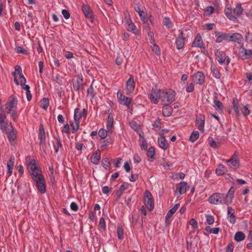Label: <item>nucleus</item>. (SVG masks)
<instances>
[{
  "label": "nucleus",
  "mask_w": 252,
  "mask_h": 252,
  "mask_svg": "<svg viewBox=\"0 0 252 252\" xmlns=\"http://www.w3.org/2000/svg\"><path fill=\"white\" fill-rule=\"evenodd\" d=\"M10 98L11 99L5 104V111L7 114H10L13 121H16L18 118L17 113L18 100L13 95H11Z\"/></svg>",
  "instance_id": "nucleus-1"
},
{
  "label": "nucleus",
  "mask_w": 252,
  "mask_h": 252,
  "mask_svg": "<svg viewBox=\"0 0 252 252\" xmlns=\"http://www.w3.org/2000/svg\"><path fill=\"white\" fill-rule=\"evenodd\" d=\"M32 180L35 183L38 191L41 194H44L46 191V187L44 178L42 174H36L32 177Z\"/></svg>",
  "instance_id": "nucleus-2"
},
{
  "label": "nucleus",
  "mask_w": 252,
  "mask_h": 252,
  "mask_svg": "<svg viewBox=\"0 0 252 252\" xmlns=\"http://www.w3.org/2000/svg\"><path fill=\"white\" fill-rule=\"evenodd\" d=\"M208 201L213 204H224L228 205V200L225 199L224 194L216 192L212 194L209 198Z\"/></svg>",
  "instance_id": "nucleus-3"
},
{
  "label": "nucleus",
  "mask_w": 252,
  "mask_h": 252,
  "mask_svg": "<svg viewBox=\"0 0 252 252\" xmlns=\"http://www.w3.org/2000/svg\"><path fill=\"white\" fill-rule=\"evenodd\" d=\"M26 162L28 169L32 175V177L36 175V174H41V171L37 166L35 160L32 159L30 156H28L26 158Z\"/></svg>",
  "instance_id": "nucleus-4"
},
{
  "label": "nucleus",
  "mask_w": 252,
  "mask_h": 252,
  "mask_svg": "<svg viewBox=\"0 0 252 252\" xmlns=\"http://www.w3.org/2000/svg\"><path fill=\"white\" fill-rule=\"evenodd\" d=\"M176 93L172 89L161 90L160 99L162 101L172 103L175 99Z\"/></svg>",
  "instance_id": "nucleus-5"
},
{
  "label": "nucleus",
  "mask_w": 252,
  "mask_h": 252,
  "mask_svg": "<svg viewBox=\"0 0 252 252\" xmlns=\"http://www.w3.org/2000/svg\"><path fill=\"white\" fill-rule=\"evenodd\" d=\"M144 197L145 199L144 204L149 211H152L154 208V200L151 192L146 190L145 192Z\"/></svg>",
  "instance_id": "nucleus-6"
},
{
  "label": "nucleus",
  "mask_w": 252,
  "mask_h": 252,
  "mask_svg": "<svg viewBox=\"0 0 252 252\" xmlns=\"http://www.w3.org/2000/svg\"><path fill=\"white\" fill-rule=\"evenodd\" d=\"M180 33L176 38L175 45L178 50H181L184 48L186 39L183 30H180Z\"/></svg>",
  "instance_id": "nucleus-7"
},
{
  "label": "nucleus",
  "mask_w": 252,
  "mask_h": 252,
  "mask_svg": "<svg viewBox=\"0 0 252 252\" xmlns=\"http://www.w3.org/2000/svg\"><path fill=\"white\" fill-rule=\"evenodd\" d=\"M161 93V90L152 88L151 94L149 97L152 103L157 104L158 103V100L160 99Z\"/></svg>",
  "instance_id": "nucleus-8"
},
{
  "label": "nucleus",
  "mask_w": 252,
  "mask_h": 252,
  "mask_svg": "<svg viewBox=\"0 0 252 252\" xmlns=\"http://www.w3.org/2000/svg\"><path fill=\"white\" fill-rule=\"evenodd\" d=\"M73 89L75 91H78L80 89H84V83L82 76H77L76 79L72 80Z\"/></svg>",
  "instance_id": "nucleus-9"
},
{
  "label": "nucleus",
  "mask_w": 252,
  "mask_h": 252,
  "mask_svg": "<svg viewBox=\"0 0 252 252\" xmlns=\"http://www.w3.org/2000/svg\"><path fill=\"white\" fill-rule=\"evenodd\" d=\"M239 56L242 60L252 58V49H247L242 46L239 51Z\"/></svg>",
  "instance_id": "nucleus-10"
},
{
  "label": "nucleus",
  "mask_w": 252,
  "mask_h": 252,
  "mask_svg": "<svg viewBox=\"0 0 252 252\" xmlns=\"http://www.w3.org/2000/svg\"><path fill=\"white\" fill-rule=\"evenodd\" d=\"M38 136L39 139V145L43 146L46 144V135L43 124H40L39 126Z\"/></svg>",
  "instance_id": "nucleus-11"
},
{
  "label": "nucleus",
  "mask_w": 252,
  "mask_h": 252,
  "mask_svg": "<svg viewBox=\"0 0 252 252\" xmlns=\"http://www.w3.org/2000/svg\"><path fill=\"white\" fill-rule=\"evenodd\" d=\"M192 77L194 82L200 85H203L205 81V75L201 71H197L192 75Z\"/></svg>",
  "instance_id": "nucleus-12"
},
{
  "label": "nucleus",
  "mask_w": 252,
  "mask_h": 252,
  "mask_svg": "<svg viewBox=\"0 0 252 252\" xmlns=\"http://www.w3.org/2000/svg\"><path fill=\"white\" fill-rule=\"evenodd\" d=\"M195 125L200 131L204 132L205 125V116L204 115L200 114L196 117Z\"/></svg>",
  "instance_id": "nucleus-13"
},
{
  "label": "nucleus",
  "mask_w": 252,
  "mask_h": 252,
  "mask_svg": "<svg viewBox=\"0 0 252 252\" xmlns=\"http://www.w3.org/2000/svg\"><path fill=\"white\" fill-rule=\"evenodd\" d=\"M192 47H198L204 49L205 44L203 41L202 37L200 33H198L192 43Z\"/></svg>",
  "instance_id": "nucleus-14"
},
{
  "label": "nucleus",
  "mask_w": 252,
  "mask_h": 252,
  "mask_svg": "<svg viewBox=\"0 0 252 252\" xmlns=\"http://www.w3.org/2000/svg\"><path fill=\"white\" fill-rule=\"evenodd\" d=\"M82 11L85 17L90 19L91 21L92 22L94 17L91 7L88 5L83 4L82 6Z\"/></svg>",
  "instance_id": "nucleus-15"
},
{
  "label": "nucleus",
  "mask_w": 252,
  "mask_h": 252,
  "mask_svg": "<svg viewBox=\"0 0 252 252\" xmlns=\"http://www.w3.org/2000/svg\"><path fill=\"white\" fill-rule=\"evenodd\" d=\"M135 89V83L134 81V77L131 75L126 83V91L128 93H131L133 92Z\"/></svg>",
  "instance_id": "nucleus-16"
},
{
  "label": "nucleus",
  "mask_w": 252,
  "mask_h": 252,
  "mask_svg": "<svg viewBox=\"0 0 252 252\" xmlns=\"http://www.w3.org/2000/svg\"><path fill=\"white\" fill-rule=\"evenodd\" d=\"M234 209L231 206L227 207V219L232 224L236 222V217L234 215Z\"/></svg>",
  "instance_id": "nucleus-17"
},
{
  "label": "nucleus",
  "mask_w": 252,
  "mask_h": 252,
  "mask_svg": "<svg viewBox=\"0 0 252 252\" xmlns=\"http://www.w3.org/2000/svg\"><path fill=\"white\" fill-rule=\"evenodd\" d=\"M215 52L216 59L218 62L220 64L223 63L226 60V54L225 52L217 49L215 50Z\"/></svg>",
  "instance_id": "nucleus-18"
},
{
  "label": "nucleus",
  "mask_w": 252,
  "mask_h": 252,
  "mask_svg": "<svg viewBox=\"0 0 252 252\" xmlns=\"http://www.w3.org/2000/svg\"><path fill=\"white\" fill-rule=\"evenodd\" d=\"M101 158L100 151L97 149L90 157L91 161L94 164L97 165L99 162Z\"/></svg>",
  "instance_id": "nucleus-19"
},
{
  "label": "nucleus",
  "mask_w": 252,
  "mask_h": 252,
  "mask_svg": "<svg viewBox=\"0 0 252 252\" xmlns=\"http://www.w3.org/2000/svg\"><path fill=\"white\" fill-rule=\"evenodd\" d=\"M224 14L230 20L235 22H239L237 18L232 14V8L231 7L226 6L224 9Z\"/></svg>",
  "instance_id": "nucleus-20"
},
{
  "label": "nucleus",
  "mask_w": 252,
  "mask_h": 252,
  "mask_svg": "<svg viewBox=\"0 0 252 252\" xmlns=\"http://www.w3.org/2000/svg\"><path fill=\"white\" fill-rule=\"evenodd\" d=\"M220 32L216 31L215 32V36L217 37L216 42L220 43L223 40H227L229 39V35L226 33H221L220 34Z\"/></svg>",
  "instance_id": "nucleus-21"
},
{
  "label": "nucleus",
  "mask_w": 252,
  "mask_h": 252,
  "mask_svg": "<svg viewBox=\"0 0 252 252\" xmlns=\"http://www.w3.org/2000/svg\"><path fill=\"white\" fill-rule=\"evenodd\" d=\"M15 71L17 72V75H19V78L20 79V85H25L26 83V79L22 73V68L19 65H17L15 66Z\"/></svg>",
  "instance_id": "nucleus-22"
},
{
  "label": "nucleus",
  "mask_w": 252,
  "mask_h": 252,
  "mask_svg": "<svg viewBox=\"0 0 252 252\" xmlns=\"http://www.w3.org/2000/svg\"><path fill=\"white\" fill-rule=\"evenodd\" d=\"M14 157L13 156H11L7 162V174L8 175V176H10L12 174L13 168L14 164Z\"/></svg>",
  "instance_id": "nucleus-23"
},
{
  "label": "nucleus",
  "mask_w": 252,
  "mask_h": 252,
  "mask_svg": "<svg viewBox=\"0 0 252 252\" xmlns=\"http://www.w3.org/2000/svg\"><path fill=\"white\" fill-rule=\"evenodd\" d=\"M173 112V109L171 106L168 104H164L162 107V114L164 117H169L171 115Z\"/></svg>",
  "instance_id": "nucleus-24"
},
{
  "label": "nucleus",
  "mask_w": 252,
  "mask_h": 252,
  "mask_svg": "<svg viewBox=\"0 0 252 252\" xmlns=\"http://www.w3.org/2000/svg\"><path fill=\"white\" fill-rule=\"evenodd\" d=\"M229 39L230 41L241 43L243 39V36L239 33H234L232 35H229Z\"/></svg>",
  "instance_id": "nucleus-25"
},
{
  "label": "nucleus",
  "mask_w": 252,
  "mask_h": 252,
  "mask_svg": "<svg viewBox=\"0 0 252 252\" xmlns=\"http://www.w3.org/2000/svg\"><path fill=\"white\" fill-rule=\"evenodd\" d=\"M235 189L234 187H231L229 189L227 194H224L225 199L228 200V204L232 202V200L234 197Z\"/></svg>",
  "instance_id": "nucleus-26"
},
{
  "label": "nucleus",
  "mask_w": 252,
  "mask_h": 252,
  "mask_svg": "<svg viewBox=\"0 0 252 252\" xmlns=\"http://www.w3.org/2000/svg\"><path fill=\"white\" fill-rule=\"evenodd\" d=\"M244 11V9L241 6V4L240 3H237L236 5V7L233 9V15L237 18V17L241 16Z\"/></svg>",
  "instance_id": "nucleus-27"
},
{
  "label": "nucleus",
  "mask_w": 252,
  "mask_h": 252,
  "mask_svg": "<svg viewBox=\"0 0 252 252\" xmlns=\"http://www.w3.org/2000/svg\"><path fill=\"white\" fill-rule=\"evenodd\" d=\"M187 185V183L185 182H182L176 185V188L179 190L180 194H183L186 192Z\"/></svg>",
  "instance_id": "nucleus-28"
},
{
  "label": "nucleus",
  "mask_w": 252,
  "mask_h": 252,
  "mask_svg": "<svg viewBox=\"0 0 252 252\" xmlns=\"http://www.w3.org/2000/svg\"><path fill=\"white\" fill-rule=\"evenodd\" d=\"M158 143L159 147L164 150H166L168 147L167 140L165 139L164 136L158 138Z\"/></svg>",
  "instance_id": "nucleus-29"
},
{
  "label": "nucleus",
  "mask_w": 252,
  "mask_h": 252,
  "mask_svg": "<svg viewBox=\"0 0 252 252\" xmlns=\"http://www.w3.org/2000/svg\"><path fill=\"white\" fill-rule=\"evenodd\" d=\"M118 101L121 104L125 105L128 108L131 103L132 99L130 97L124 96Z\"/></svg>",
  "instance_id": "nucleus-30"
},
{
  "label": "nucleus",
  "mask_w": 252,
  "mask_h": 252,
  "mask_svg": "<svg viewBox=\"0 0 252 252\" xmlns=\"http://www.w3.org/2000/svg\"><path fill=\"white\" fill-rule=\"evenodd\" d=\"M227 171V168L221 164H219L216 169V173L219 176L224 175Z\"/></svg>",
  "instance_id": "nucleus-31"
},
{
  "label": "nucleus",
  "mask_w": 252,
  "mask_h": 252,
  "mask_svg": "<svg viewBox=\"0 0 252 252\" xmlns=\"http://www.w3.org/2000/svg\"><path fill=\"white\" fill-rule=\"evenodd\" d=\"M114 118L113 114L110 113L109 114L107 118L106 127L108 131H110L113 126Z\"/></svg>",
  "instance_id": "nucleus-32"
},
{
  "label": "nucleus",
  "mask_w": 252,
  "mask_h": 252,
  "mask_svg": "<svg viewBox=\"0 0 252 252\" xmlns=\"http://www.w3.org/2000/svg\"><path fill=\"white\" fill-rule=\"evenodd\" d=\"M233 109L237 116H240V113L239 108V100L236 97L233 98Z\"/></svg>",
  "instance_id": "nucleus-33"
},
{
  "label": "nucleus",
  "mask_w": 252,
  "mask_h": 252,
  "mask_svg": "<svg viewBox=\"0 0 252 252\" xmlns=\"http://www.w3.org/2000/svg\"><path fill=\"white\" fill-rule=\"evenodd\" d=\"M211 70L215 78L217 79L220 78L221 73L215 64H211Z\"/></svg>",
  "instance_id": "nucleus-34"
},
{
  "label": "nucleus",
  "mask_w": 252,
  "mask_h": 252,
  "mask_svg": "<svg viewBox=\"0 0 252 252\" xmlns=\"http://www.w3.org/2000/svg\"><path fill=\"white\" fill-rule=\"evenodd\" d=\"M55 139L57 140L56 143H54V148L55 152L56 153H58L59 151V148H62V144L61 143V140L59 135H58L55 137Z\"/></svg>",
  "instance_id": "nucleus-35"
},
{
  "label": "nucleus",
  "mask_w": 252,
  "mask_h": 252,
  "mask_svg": "<svg viewBox=\"0 0 252 252\" xmlns=\"http://www.w3.org/2000/svg\"><path fill=\"white\" fill-rule=\"evenodd\" d=\"M180 205L179 203L176 204L174 207L171 208L169 211H168L166 216V220H167L168 218H171L173 215L176 212L177 209L179 208Z\"/></svg>",
  "instance_id": "nucleus-36"
},
{
  "label": "nucleus",
  "mask_w": 252,
  "mask_h": 252,
  "mask_svg": "<svg viewBox=\"0 0 252 252\" xmlns=\"http://www.w3.org/2000/svg\"><path fill=\"white\" fill-rule=\"evenodd\" d=\"M246 236L245 234L241 231L237 232L234 236V240L237 242H241L245 240Z\"/></svg>",
  "instance_id": "nucleus-37"
},
{
  "label": "nucleus",
  "mask_w": 252,
  "mask_h": 252,
  "mask_svg": "<svg viewBox=\"0 0 252 252\" xmlns=\"http://www.w3.org/2000/svg\"><path fill=\"white\" fill-rule=\"evenodd\" d=\"M94 81H93L92 84L87 90L88 95H90L92 98H94L96 95V93L94 87Z\"/></svg>",
  "instance_id": "nucleus-38"
},
{
  "label": "nucleus",
  "mask_w": 252,
  "mask_h": 252,
  "mask_svg": "<svg viewBox=\"0 0 252 252\" xmlns=\"http://www.w3.org/2000/svg\"><path fill=\"white\" fill-rule=\"evenodd\" d=\"M49 105V100L48 98L44 97L40 101V106L44 110H47Z\"/></svg>",
  "instance_id": "nucleus-39"
},
{
  "label": "nucleus",
  "mask_w": 252,
  "mask_h": 252,
  "mask_svg": "<svg viewBox=\"0 0 252 252\" xmlns=\"http://www.w3.org/2000/svg\"><path fill=\"white\" fill-rule=\"evenodd\" d=\"M12 129H13L12 126H11ZM7 137L10 143L14 142L16 138V134L15 132L12 129L10 131L7 132Z\"/></svg>",
  "instance_id": "nucleus-40"
},
{
  "label": "nucleus",
  "mask_w": 252,
  "mask_h": 252,
  "mask_svg": "<svg viewBox=\"0 0 252 252\" xmlns=\"http://www.w3.org/2000/svg\"><path fill=\"white\" fill-rule=\"evenodd\" d=\"M127 30L133 32L134 34H137L138 32V30L137 29L136 26L134 25L133 23H132L131 24H128V25H126V27Z\"/></svg>",
  "instance_id": "nucleus-41"
},
{
  "label": "nucleus",
  "mask_w": 252,
  "mask_h": 252,
  "mask_svg": "<svg viewBox=\"0 0 252 252\" xmlns=\"http://www.w3.org/2000/svg\"><path fill=\"white\" fill-rule=\"evenodd\" d=\"M199 133L198 131H193L189 137V140L192 142H195L199 138Z\"/></svg>",
  "instance_id": "nucleus-42"
},
{
  "label": "nucleus",
  "mask_w": 252,
  "mask_h": 252,
  "mask_svg": "<svg viewBox=\"0 0 252 252\" xmlns=\"http://www.w3.org/2000/svg\"><path fill=\"white\" fill-rule=\"evenodd\" d=\"M163 23L166 27L169 29H171L173 27V23L172 21L170 20V18L168 17H166L164 18Z\"/></svg>",
  "instance_id": "nucleus-43"
},
{
  "label": "nucleus",
  "mask_w": 252,
  "mask_h": 252,
  "mask_svg": "<svg viewBox=\"0 0 252 252\" xmlns=\"http://www.w3.org/2000/svg\"><path fill=\"white\" fill-rule=\"evenodd\" d=\"M138 14L141 20L143 22V24H146L148 26L146 13L143 10H142L139 11Z\"/></svg>",
  "instance_id": "nucleus-44"
},
{
  "label": "nucleus",
  "mask_w": 252,
  "mask_h": 252,
  "mask_svg": "<svg viewBox=\"0 0 252 252\" xmlns=\"http://www.w3.org/2000/svg\"><path fill=\"white\" fill-rule=\"evenodd\" d=\"M117 234L119 240H122L124 238V230L121 225H118L117 227Z\"/></svg>",
  "instance_id": "nucleus-45"
},
{
  "label": "nucleus",
  "mask_w": 252,
  "mask_h": 252,
  "mask_svg": "<svg viewBox=\"0 0 252 252\" xmlns=\"http://www.w3.org/2000/svg\"><path fill=\"white\" fill-rule=\"evenodd\" d=\"M80 109L78 108H76L74 110V119L75 123H80V119L81 118V116L79 115H77V114L79 112Z\"/></svg>",
  "instance_id": "nucleus-46"
},
{
  "label": "nucleus",
  "mask_w": 252,
  "mask_h": 252,
  "mask_svg": "<svg viewBox=\"0 0 252 252\" xmlns=\"http://www.w3.org/2000/svg\"><path fill=\"white\" fill-rule=\"evenodd\" d=\"M112 143V141L111 138H107L106 140L103 141L101 148L102 150L105 149L108 145Z\"/></svg>",
  "instance_id": "nucleus-47"
},
{
  "label": "nucleus",
  "mask_w": 252,
  "mask_h": 252,
  "mask_svg": "<svg viewBox=\"0 0 252 252\" xmlns=\"http://www.w3.org/2000/svg\"><path fill=\"white\" fill-rule=\"evenodd\" d=\"M155 154V149L154 147H151L147 151V156L151 158H154Z\"/></svg>",
  "instance_id": "nucleus-48"
},
{
  "label": "nucleus",
  "mask_w": 252,
  "mask_h": 252,
  "mask_svg": "<svg viewBox=\"0 0 252 252\" xmlns=\"http://www.w3.org/2000/svg\"><path fill=\"white\" fill-rule=\"evenodd\" d=\"M248 239L250 242L246 245L247 249L252 250V231H250L248 236Z\"/></svg>",
  "instance_id": "nucleus-49"
},
{
  "label": "nucleus",
  "mask_w": 252,
  "mask_h": 252,
  "mask_svg": "<svg viewBox=\"0 0 252 252\" xmlns=\"http://www.w3.org/2000/svg\"><path fill=\"white\" fill-rule=\"evenodd\" d=\"M70 125L72 127V133H75L79 128L80 123H75L73 122H70Z\"/></svg>",
  "instance_id": "nucleus-50"
},
{
  "label": "nucleus",
  "mask_w": 252,
  "mask_h": 252,
  "mask_svg": "<svg viewBox=\"0 0 252 252\" xmlns=\"http://www.w3.org/2000/svg\"><path fill=\"white\" fill-rule=\"evenodd\" d=\"M214 7L212 6H208L206 8L205 11V15L207 16H210L214 12Z\"/></svg>",
  "instance_id": "nucleus-51"
},
{
  "label": "nucleus",
  "mask_w": 252,
  "mask_h": 252,
  "mask_svg": "<svg viewBox=\"0 0 252 252\" xmlns=\"http://www.w3.org/2000/svg\"><path fill=\"white\" fill-rule=\"evenodd\" d=\"M102 165L104 168L107 169L110 166V163L108 158H103L101 160Z\"/></svg>",
  "instance_id": "nucleus-52"
},
{
  "label": "nucleus",
  "mask_w": 252,
  "mask_h": 252,
  "mask_svg": "<svg viewBox=\"0 0 252 252\" xmlns=\"http://www.w3.org/2000/svg\"><path fill=\"white\" fill-rule=\"evenodd\" d=\"M214 103L217 107L219 110H222L223 105L221 101L217 99V96H215L214 100Z\"/></svg>",
  "instance_id": "nucleus-53"
},
{
  "label": "nucleus",
  "mask_w": 252,
  "mask_h": 252,
  "mask_svg": "<svg viewBox=\"0 0 252 252\" xmlns=\"http://www.w3.org/2000/svg\"><path fill=\"white\" fill-rule=\"evenodd\" d=\"M133 7H134V9H135V10L136 11H137L138 13L140 11L143 10L141 8V6L140 5L139 0H134V3H133Z\"/></svg>",
  "instance_id": "nucleus-54"
},
{
  "label": "nucleus",
  "mask_w": 252,
  "mask_h": 252,
  "mask_svg": "<svg viewBox=\"0 0 252 252\" xmlns=\"http://www.w3.org/2000/svg\"><path fill=\"white\" fill-rule=\"evenodd\" d=\"M98 136L102 139H105L107 135V131L103 128H101L98 131Z\"/></svg>",
  "instance_id": "nucleus-55"
},
{
  "label": "nucleus",
  "mask_w": 252,
  "mask_h": 252,
  "mask_svg": "<svg viewBox=\"0 0 252 252\" xmlns=\"http://www.w3.org/2000/svg\"><path fill=\"white\" fill-rule=\"evenodd\" d=\"M141 148L142 150H146L148 148L147 142L144 137H142V139H140Z\"/></svg>",
  "instance_id": "nucleus-56"
},
{
  "label": "nucleus",
  "mask_w": 252,
  "mask_h": 252,
  "mask_svg": "<svg viewBox=\"0 0 252 252\" xmlns=\"http://www.w3.org/2000/svg\"><path fill=\"white\" fill-rule=\"evenodd\" d=\"M228 166H233L234 168H238L240 166L239 160H233L228 163Z\"/></svg>",
  "instance_id": "nucleus-57"
},
{
  "label": "nucleus",
  "mask_w": 252,
  "mask_h": 252,
  "mask_svg": "<svg viewBox=\"0 0 252 252\" xmlns=\"http://www.w3.org/2000/svg\"><path fill=\"white\" fill-rule=\"evenodd\" d=\"M16 52L17 53H22L24 55H28L29 52L27 50L24 49L20 46H17L15 48Z\"/></svg>",
  "instance_id": "nucleus-58"
},
{
  "label": "nucleus",
  "mask_w": 252,
  "mask_h": 252,
  "mask_svg": "<svg viewBox=\"0 0 252 252\" xmlns=\"http://www.w3.org/2000/svg\"><path fill=\"white\" fill-rule=\"evenodd\" d=\"M208 140L209 142V145L210 147L214 149L218 148V145L216 142L214 140V139L212 137H209L208 138Z\"/></svg>",
  "instance_id": "nucleus-59"
},
{
  "label": "nucleus",
  "mask_w": 252,
  "mask_h": 252,
  "mask_svg": "<svg viewBox=\"0 0 252 252\" xmlns=\"http://www.w3.org/2000/svg\"><path fill=\"white\" fill-rule=\"evenodd\" d=\"M99 226L100 228H102L103 230H106V224L105 220L103 218H101L99 221Z\"/></svg>",
  "instance_id": "nucleus-60"
},
{
  "label": "nucleus",
  "mask_w": 252,
  "mask_h": 252,
  "mask_svg": "<svg viewBox=\"0 0 252 252\" xmlns=\"http://www.w3.org/2000/svg\"><path fill=\"white\" fill-rule=\"evenodd\" d=\"M250 106V105L247 104L244 107V111L243 112V114L244 116H247L250 115V114L251 113V111L249 109Z\"/></svg>",
  "instance_id": "nucleus-61"
},
{
  "label": "nucleus",
  "mask_w": 252,
  "mask_h": 252,
  "mask_svg": "<svg viewBox=\"0 0 252 252\" xmlns=\"http://www.w3.org/2000/svg\"><path fill=\"white\" fill-rule=\"evenodd\" d=\"M152 50L157 55H159L160 54V48L157 44H154V45H153Z\"/></svg>",
  "instance_id": "nucleus-62"
},
{
  "label": "nucleus",
  "mask_w": 252,
  "mask_h": 252,
  "mask_svg": "<svg viewBox=\"0 0 252 252\" xmlns=\"http://www.w3.org/2000/svg\"><path fill=\"white\" fill-rule=\"evenodd\" d=\"M129 184L128 183L125 182L120 186V191L123 192L129 187Z\"/></svg>",
  "instance_id": "nucleus-63"
},
{
  "label": "nucleus",
  "mask_w": 252,
  "mask_h": 252,
  "mask_svg": "<svg viewBox=\"0 0 252 252\" xmlns=\"http://www.w3.org/2000/svg\"><path fill=\"white\" fill-rule=\"evenodd\" d=\"M234 248V244L233 242L230 243L226 248L225 252H233Z\"/></svg>",
  "instance_id": "nucleus-64"
}]
</instances>
